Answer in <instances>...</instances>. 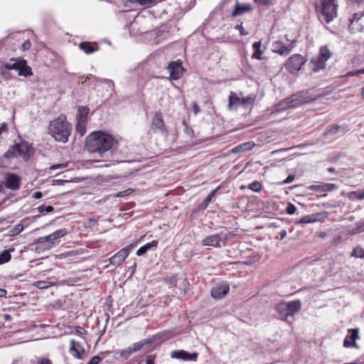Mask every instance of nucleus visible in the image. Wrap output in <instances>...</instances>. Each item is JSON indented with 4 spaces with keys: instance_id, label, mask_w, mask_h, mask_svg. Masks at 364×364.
I'll list each match as a JSON object with an SVG mask.
<instances>
[{
    "instance_id": "nucleus-1",
    "label": "nucleus",
    "mask_w": 364,
    "mask_h": 364,
    "mask_svg": "<svg viewBox=\"0 0 364 364\" xmlns=\"http://www.w3.org/2000/svg\"><path fill=\"white\" fill-rule=\"evenodd\" d=\"M85 147L90 153L96 154L100 157H108V154H110V161L120 163L127 161L126 156L118 150L117 140L102 131L90 134L86 139Z\"/></svg>"
},
{
    "instance_id": "nucleus-2",
    "label": "nucleus",
    "mask_w": 364,
    "mask_h": 364,
    "mask_svg": "<svg viewBox=\"0 0 364 364\" xmlns=\"http://www.w3.org/2000/svg\"><path fill=\"white\" fill-rule=\"evenodd\" d=\"M34 149L28 141L21 139L20 142L15 143L0 156V168L9 167V160L21 157L24 161H28L34 154Z\"/></svg>"
},
{
    "instance_id": "nucleus-3",
    "label": "nucleus",
    "mask_w": 364,
    "mask_h": 364,
    "mask_svg": "<svg viewBox=\"0 0 364 364\" xmlns=\"http://www.w3.org/2000/svg\"><path fill=\"white\" fill-rule=\"evenodd\" d=\"M48 129V133L55 141L66 143L71 134L72 125L67 121L66 117L61 114L50 122Z\"/></svg>"
},
{
    "instance_id": "nucleus-4",
    "label": "nucleus",
    "mask_w": 364,
    "mask_h": 364,
    "mask_svg": "<svg viewBox=\"0 0 364 364\" xmlns=\"http://www.w3.org/2000/svg\"><path fill=\"white\" fill-rule=\"evenodd\" d=\"M68 231L65 229H59L52 234L41 237L34 242L35 250L38 252H44L52 249L60 243V238L67 235Z\"/></svg>"
},
{
    "instance_id": "nucleus-5",
    "label": "nucleus",
    "mask_w": 364,
    "mask_h": 364,
    "mask_svg": "<svg viewBox=\"0 0 364 364\" xmlns=\"http://www.w3.org/2000/svg\"><path fill=\"white\" fill-rule=\"evenodd\" d=\"M316 10L323 20L330 23L337 16V7L336 0H316L315 3Z\"/></svg>"
},
{
    "instance_id": "nucleus-6",
    "label": "nucleus",
    "mask_w": 364,
    "mask_h": 364,
    "mask_svg": "<svg viewBox=\"0 0 364 364\" xmlns=\"http://www.w3.org/2000/svg\"><path fill=\"white\" fill-rule=\"evenodd\" d=\"M301 307V301L298 299L290 302H279L274 305V309L278 313L279 318L287 321L289 317H294Z\"/></svg>"
},
{
    "instance_id": "nucleus-7",
    "label": "nucleus",
    "mask_w": 364,
    "mask_h": 364,
    "mask_svg": "<svg viewBox=\"0 0 364 364\" xmlns=\"http://www.w3.org/2000/svg\"><path fill=\"white\" fill-rule=\"evenodd\" d=\"M311 99L307 98L303 92H298L284 99L277 103L274 109L276 112H283L288 109L294 108L304 103L309 102Z\"/></svg>"
},
{
    "instance_id": "nucleus-8",
    "label": "nucleus",
    "mask_w": 364,
    "mask_h": 364,
    "mask_svg": "<svg viewBox=\"0 0 364 364\" xmlns=\"http://www.w3.org/2000/svg\"><path fill=\"white\" fill-rule=\"evenodd\" d=\"M331 52L327 46H322L320 48L319 53L317 56L312 58L309 62V68L311 73H318L326 68V61L331 57Z\"/></svg>"
},
{
    "instance_id": "nucleus-9",
    "label": "nucleus",
    "mask_w": 364,
    "mask_h": 364,
    "mask_svg": "<svg viewBox=\"0 0 364 364\" xmlns=\"http://www.w3.org/2000/svg\"><path fill=\"white\" fill-rule=\"evenodd\" d=\"M4 68L18 71V75L28 77L33 75L32 69L27 65V61L20 58H11L10 62L4 63Z\"/></svg>"
},
{
    "instance_id": "nucleus-10",
    "label": "nucleus",
    "mask_w": 364,
    "mask_h": 364,
    "mask_svg": "<svg viewBox=\"0 0 364 364\" xmlns=\"http://www.w3.org/2000/svg\"><path fill=\"white\" fill-rule=\"evenodd\" d=\"M1 180L6 188L11 191H17L21 186V178L13 172H6L2 175Z\"/></svg>"
},
{
    "instance_id": "nucleus-11",
    "label": "nucleus",
    "mask_w": 364,
    "mask_h": 364,
    "mask_svg": "<svg viewBox=\"0 0 364 364\" xmlns=\"http://www.w3.org/2000/svg\"><path fill=\"white\" fill-rule=\"evenodd\" d=\"M306 63V60L299 54L291 56L286 63V69L291 74L296 73Z\"/></svg>"
},
{
    "instance_id": "nucleus-12",
    "label": "nucleus",
    "mask_w": 364,
    "mask_h": 364,
    "mask_svg": "<svg viewBox=\"0 0 364 364\" xmlns=\"http://www.w3.org/2000/svg\"><path fill=\"white\" fill-rule=\"evenodd\" d=\"M134 247V245L131 244L122 248L109 259L110 264L117 267L120 266L128 257L129 252L133 250Z\"/></svg>"
},
{
    "instance_id": "nucleus-13",
    "label": "nucleus",
    "mask_w": 364,
    "mask_h": 364,
    "mask_svg": "<svg viewBox=\"0 0 364 364\" xmlns=\"http://www.w3.org/2000/svg\"><path fill=\"white\" fill-rule=\"evenodd\" d=\"M167 70L170 74V79L173 80L180 79L185 71L180 60L170 62L167 66Z\"/></svg>"
},
{
    "instance_id": "nucleus-14",
    "label": "nucleus",
    "mask_w": 364,
    "mask_h": 364,
    "mask_svg": "<svg viewBox=\"0 0 364 364\" xmlns=\"http://www.w3.org/2000/svg\"><path fill=\"white\" fill-rule=\"evenodd\" d=\"M151 129L154 132H159L161 134H166V129L162 114L160 112H156L151 121Z\"/></svg>"
},
{
    "instance_id": "nucleus-15",
    "label": "nucleus",
    "mask_w": 364,
    "mask_h": 364,
    "mask_svg": "<svg viewBox=\"0 0 364 364\" xmlns=\"http://www.w3.org/2000/svg\"><path fill=\"white\" fill-rule=\"evenodd\" d=\"M359 328H350L348 330V334L343 341V346L345 348H358L355 341L359 338Z\"/></svg>"
},
{
    "instance_id": "nucleus-16",
    "label": "nucleus",
    "mask_w": 364,
    "mask_h": 364,
    "mask_svg": "<svg viewBox=\"0 0 364 364\" xmlns=\"http://www.w3.org/2000/svg\"><path fill=\"white\" fill-rule=\"evenodd\" d=\"M171 358L179 359L183 360L196 361L198 354L197 353H190L183 350H173L171 354Z\"/></svg>"
},
{
    "instance_id": "nucleus-17",
    "label": "nucleus",
    "mask_w": 364,
    "mask_h": 364,
    "mask_svg": "<svg viewBox=\"0 0 364 364\" xmlns=\"http://www.w3.org/2000/svg\"><path fill=\"white\" fill-rule=\"evenodd\" d=\"M222 235L223 232H220V234H214L210 235L202 240V245L203 246H210L214 247L220 248L222 247L221 241H222Z\"/></svg>"
},
{
    "instance_id": "nucleus-18",
    "label": "nucleus",
    "mask_w": 364,
    "mask_h": 364,
    "mask_svg": "<svg viewBox=\"0 0 364 364\" xmlns=\"http://www.w3.org/2000/svg\"><path fill=\"white\" fill-rule=\"evenodd\" d=\"M295 41H291L290 45L285 46L282 41H277L273 43V51L281 55H287L294 48Z\"/></svg>"
},
{
    "instance_id": "nucleus-19",
    "label": "nucleus",
    "mask_w": 364,
    "mask_h": 364,
    "mask_svg": "<svg viewBox=\"0 0 364 364\" xmlns=\"http://www.w3.org/2000/svg\"><path fill=\"white\" fill-rule=\"evenodd\" d=\"M229 289L228 284H223L213 287L211 289L210 294L215 299H222L228 293Z\"/></svg>"
},
{
    "instance_id": "nucleus-20",
    "label": "nucleus",
    "mask_w": 364,
    "mask_h": 364,
    "mask_svg": "<svg viewBox=\"0 0 364 364\" xmlns=\"http://www.w3.org/2000/svg\"><path fill=\"white\" fill-rule=\"evenodd\" d=\"M70 352L73 355L74 357L82 359V355L85 353V349L79 342L71 340Z\"/></svg>"
},
{
    "instance_id": "nucleus-21",
    "label": "nucleus",
    "mask_w": 364,
    "mask_h": 364,
    "mask_svg": "<svg viewBox=\"0 0 364 364\" xmlns=\"http://www.w3.org/2000/svg\"><path fill=\"white\" fill-rule=\"evenodd\" d=\"M338 187L334 183H323L321 185H311L309 189L316 192H330L337 189Z\"/></svg>"
},
{
    "instance_id": "nucleus-22",
    "label": "nucleus",
    "mask_w": 364,
    "mask_h": 364,
    "mask_svg": "<svg viewBox=\"0 0 364 364\" xmlns=\"http://www.w3.org/2000/svg\"><path fill=\"white\" fill-rule=\"evenodd\" d=\"M252 5L250 4H240L238 1L236 2L234 10L232 13L231 14V16L235 17L237 16L242 15L245 14V12L250 11L252 10Z\"/></svg>"
},
{
    "instance_id": "nucleus-23",
    "label": "nucleus",
    "mask_w": 364,
    "mask_h": 364,
    "mask_svg": "<svg viewBox=\"0 0 364 364\" xmlns=\"http://www.w3.org/2000/svg\"><path fill=\"white\" fill-rule=\"evenodd\" d=\"M339 132H341L342 134H343L346 132V129L344 127H342L337 124L333 126H329L327 128V130L323 133V136L325 139H328L329 137L332 138Z\"/></svg>"
},
{
    "instance_id": "nucleus-24",
    "label": "nucleus",
    "mask_w": 364,
    "mask_h": 364,
    "mask_svg": "<svg viewBox=\"0 0 364 364\" xmlns=\"http://www.w3.org/2000/svg\"><path fill=\"white\" fill-rule=\"evenodd\" d=\"M78 47L86 54H92L99 49V46L97 43L81 42Z\"/></svg>"
},
{
    "instance_id": "nucleus-25",
    "label": "nucleus",
    "mask_w": 364,
    "mask_h": 364,
    "mask_svg": "<svg viewBox=\"0 0 364 364\" xmlns=\"http://www.w3.org/2000/svg\"><path fill=\"white\" fill-rule=\"evenodd\" d=\"M262 47V42L261 41L255 42L252 45V48L254 50V53L252 55V58L257 59V60H262V54L264 51L261 49Z\"/></svg>"
},
{
    "instance_id": "nucleus-26",
    "label": "nucleus",
    "mask_w": 364,
    "mask_h": 364,
    "mask_svg": "<svg viewBox=\"0 0 364 364\" xmlns=\"http://www.w3.org/2000/svg\"><path fill=\"white\" fill-rule=\"evenodd\" d=\"M158 245V241L157 240H153L151 242H149L144 246L141 247L137 251H136V255L137 256H142L145 255L148 250H151L152 247H156Z\"/></svg>"
},
{
    "instance_id": "nucleus-27",
    "label": "nucleus",
    "mask_w": 364,
    "mask_h": 364,
    "mask_svg": "<svg viewBox=\"0 0 364 364\" xmlns=\"http://www.w3.org/2000/svg\"><path fill=\"white\" fill-rule=\"evenodd\" d=\"M318 216H319V214H311V215H306V216L303 217L302 218H301L299 220L296 221V225L309 224V223H312L316 222L319 220Z\"/></svg>"
},
{
    "instance_id": "nucleus-28",
    "label": "nucleus",
    "mask_w": 364,
    "mask_h": 364,
    "mask_svg": "<svg viewBox=\"0 0 364 364\" xmlns=\"http://www.w3.org/2000/svg\"><path fill=\"white\" fill-rule=\"evenodd\" d=\"M90 109L87 107L80 106L78 107L77 121L87 122Z\"/></svg>"
},
{
    "instance_id": "nucleus-29",
    "label": "nucleus",
    "mask_w": 364,
    "mask_h": 364,
    "mask_svg": "<svg viewBox=\"0 0 364 364\" xmlns=\"http://www.w3.org/2000/svg\"><path fill=\"white\" fill-rule=\"evenodd\" d=\"M151 343V340L150 339H143L137 343H134L130 347L132 348L134 353L139 351L144 346L150 344Z\"/></svg>"
},
{
    "instance_id": "nucleus-30",
    "label": "nucleus",
    "mask_w": 364,
    "mask_h": 364,
    "mask_svg": "<svg viewBox=\"0 0 364 364\" xmlns=\"http://www.w3.org/2000/svg\"><path fill=\"white\" fill-rule=\"evenodd\" d=\"M241 101L242 98H240L236 93L231 92L229 95V109H231L233 105H241Z\"/></svg>"
},
{
    "instance_id": "nucleus-31",
    "label": "nucleus",
    "mask_w": 364,
    "mask_h": 364,
    "mask_svg": "<svg viewBox=\"0 0 364 364\" xmlns=\"http://www.w3.org/2000/svg\"><path fill=\"white\" fill-rule=\"evenodd\" d=\"M13 249L5 250L0 254V265L9 262L11 259V252Z\"/></svg>"
},
{
    "instance_id": "nucleus-32",
    "label": "nucleus",
    "mask_w": 364,
    "mask_h": 364,
    "mask_svg": "<svg viewBox=\"0 0 364 364\" xmlns=\"http://www.w3.org/2000/svg\"><path fill=\"white\" fill-rule=\"evenodd\" d=\"M86 124L87 122L83 121H77V122L75 131L80 136H82L86 132Z\"/></svg>"
},
{
    "instance_id": "nucleus-33",
    "label": "nucleus",
    "mask_w": 364,
    "mask_h": 364,
    "mask_svg": "<svg viewBox=\"0 0 364 364\" xmlns=\"http://www.w3.org/2000/svg\"><path fill=\"white\" fill-rule=\"evenodd\" d=\"M252 147V144L250 142H247V143L242 144L236 146L235 148H234L232 149V151L233 152L245 151L251 149Z\"/></svg>"
},
{
    "instance_id": "nucleus-34",
    "label": "nucleus",
    "mask_w": 364,
    "mask_h": 364,
    "mask_svg": "<svg viewBox=\"0 0 364 364\" xmlns=\"http://www.w3.org/2000/svg\"><path fill=\"white\" fill-rule=\"evenodd\" d=\"M351 256L357 257V258L363 259L364 258V249L360 246L355 247L351 253Z\"/></svg>"
},
{
    "instance_id": "nucleus-35",
    "label": "nucleus",
    "mask_w": 364,
    "mask_h": 364,
    "mask_svg": "<svg viewBox=\"0 0 364 364\" xmlns=\"http://www.w3.org/2000/svg\"><path fill=\"white\" fill-rule=\"evenodd\" d=\"M220 188V186H219L218 188L212 191L208 196L205 198V200L203 201L202 204L206 207L208 204L212 200L214 196L216 194V193L218 191V190Z\"/></svg>"
},
{
    "instance_id": "nucleus-36",
    "label": "nucleus",
    "mask_w": 364,
    "mask_h": 364,
    "mask_svg": "<svg viewBox=\"0 0 364 364\" xmlns=\"http://www.w3.org/2000/svg\"><path fill=\"white\" fill-rule=\"evenodd\" d=\"M349 198L352 200H363L364 199V190L363 191H352L349 194Z\"/></svg>"
},
{
    "instance_id": "nucleus-37",
    "label": "nucleus",
    "mask_w": 364,
    "mask_h": 364,
    "mask_svg": "<svg viewBox=\"0 0 364 364\" xmlns=\"http://www.w3.org/2000/svg\"><path fill=\"white\" fill-rule=\"evenodd\" d=\"M133 353H134V352L130 346L126 349H123L119 351V356L124 359H127Z\"/></svg>"
},
{
    "instance_id": "nucleus-38",
    "label": "nucleus",
    "mask_w": 364,
    "mask_h": 364,
    "mask_svg": "<svg viewBox=\"0 0 364 364\" xmlns=\"http://www.w3.org/2000/svg\"><path fill=\"white\" fill-rule=\"evenodd\" d=\"M248 188L254 192H259L262 190V184L258 181L250 183Z\"/></svg>"
},
{
    "instance_id": "nucleus-39",
    "label": "nucleus",
    "mask_w": 364,
    "mask_h": 364,
    "mask_svg": "<svg viewBox=\"0 0 364 364\" xmlns=\"http://www.w3.org/2000/svg\"><path fill=\"white\" fill-rule=\"evenodd\" d=\"M35 287L40 289H45L52 285V283L48 281H38L35 283Z\"/></svg>"
},
{
    "instance_id": "nucleus-40",
    "label": "nucleus",
    "mask_w": 364,
    "mask_h": 364,
    "mask_svg": "<svg viewBox=\"0 0 364 364\" xmlns=\"http://www.w3.org/2000/svg\"><path fill=\"white\" fill-rule=\"evenodd\" d=\"M173 336V334L171 331H163L159 333H158L156 337L159 338H161L164 341L168 340L171 338Z\"/></svg>"
},
{
    "instance_id": "nucleus-41",
    "label": "nucleus",
    "mask_w": 364,
    "mask_h": 364,
    "mask_svg": "<svg viewBox=\"0 0 364 364\" xmlns=\"http://www.w3.org/2000/svg\"><path fill=\"white\" fill-rule=\"evenodd\" d=\"M23 230V226L21 224L16 225L11 231V236H16Z\"/></svg>"
},
{
    "instance_id": "nucleus-42",
    "label": "nucleus",
    "mask_w": 364,
    "mask_h": 364,
    "mask_svg": "<svg viewBox=\"0 0 364 364\" xmlns=\"http://www.w3.org/2000/svg\"><path fill=\"white\" fill-rule=\"evenodd\" d=\"M179 286L181 287V288H180L181 291H182L181 294H186L188 287H189V284H188V282L187 281V279H182L181 281Z\"/></svg>"
},
{
    "instance_id": "nucleus-43",
    "label": "nucleus",
    "mask_w": 364,
    "mask_h": 364,
    "mask_svg": "<svg viewBox=\"0 0 364 364\" xmlns=\"http://www.w3.org/2000/svg\"><path fill=\"white\" fill-rule=\"evenodd\" d=\"M53 210H54V208L52 205L46 206L45 205H41L38 207V210L41 213H43L44 212L50 213V212L53 211Z\"/></svg>"
},
{
    "instance_id": "nucleus-44",
    "label": "nucleus",
    "mask_w": 364,
    "mask_h": 364,
    "mask_svg": "<svg viewBox=\"0 0 364 364\" xmlns=\"http://www.w3.org/2000/svg\"><path fill=\"white\" fill-rule=\"evenodd\" d=\"M0 74L2 77H4L5 79H9L10 78V73L9 70L4 68V64L2 63L0 66Z\"/></svg>"
},
{
    "instance_id": "nucleus-45",
    "label": "nucleus",
    "mask_w": 364,
    "mask_h": 364,
    "mask_svg": "<svg viewBox=\"0 0 364 364\" xmlns=\"http://www.w3.org/2000/svg\"><path fill=\"white\" fill-rule=\"evenodd\" d=\"M296 210H297V208L293 203H288L287 208H286L287 213H288L289 215H293L296 212Z\"/></svg>"
},
{
    "instance_id": "nucleus-46",
    "label": "nucleus",
    "mask_w": 364,
    "mask_h": 364,
    "mask_svg": "<svg viewBox=\"0 0 364 364\" xmlns=\"http://www.w3.org/2000/svg\"><path fill=\"white\" fill-rule=\"evenodd\" d=\"M133 192H134L133 189L128 188L123 191L118 192L117 194L114 195V197H125V196H129Z\"/></svg>"
},
{
    "instance_id": "nucleus-47",
    "label": "nucleus",
    "mask_w": 364,
    "mask_h": 364,
    "mask_svg": "<svg viewBox=\"0 0 364 364\" xmlns=\"http://www.w3.org/2000/svg\"><path fill=\"white\" fill-rule=\"evenodd\" d=\"M255 102V97L252 96H249L245 98H242L241 105H252Z\"/></svg>"
},
{
    "instance_id": "nucleus-48",
    "label": "nucleus",
    "mask_w": 364,
    "mask_h": 364,
    "mask_svg": "<svg viewBox=\"0 0 364 364\" xmlns=\"http://www.w3.org/2000/svg\"><path fill=\"white\" fill-rule=\"evenodd\" d=\"M67 166V164H53L50 167L49 173H52L53 171L60 169V168H64Z\"/></svg>"
},
{
    "instance_id": "nucleus-49",
    "label": "nucleus",
    "mask_w": 364,
    "mask_h": 364,
    "mask_svg": "<svg viewBox=\"0 0 364 364\" xmlns=\"http://www.w3.org/2000/svg\"><path fill=\"white\" fill-rule=\"evenodd\" d=\"M234 235L231 232H228V233H225V234H223V235H222V241L221 242L223 243L222 244V247L223 246H225L226 245V242L227 240H230Z\"/></svg>"
},
{
    "instance_id": "nucleus-50",
    "label": "nucleus",
    "mask_w": 364,
    "mask_h": 364,
    "mask_svg": "<svg viewBox=\"0 0 364 364\" xmlns=\"http://www.w3.org/2000/svg\"><path fill=\"white\" fill-rule=\"evenodd\" d=\"M235 28L236 30H238V31H240V35H241V36H247V35H248V32H247V31L244 29V28H243V26H242V23L236 25V26H235Z\"/></svg>"
},
{
    "instance_id": "nucleus-51",
    "label": "nucleus",
    "mask_w": 364,
    "mask_h": 364,
    "mask_svg": "<svg viewBox=\"0 0 364 364\" xmlns=\"http://www.w3.org/2000/svg\"><path fill=\"white\" fill-rule=\"evenodd\" d=\"M36 364H52V362L48 358H39L37 359Z\"/></svg>"
},
{
    "instance_id": "nucleus-52",
    "label": "nucleus",
    "mask_w": 364,
    "mask_h": 364,
    "mask_svg": "<svg viewBox=\"0 0 364 364\" xmlns=\"http://www.w3.org/2000/svg\"><path fill=\"white\" fill-rule=\"evenodd\" d=\"M101 360L102 358L100 356L95 355L92 357L87 364H98Z\"/></svg>"
},
{
    "instance_id": "nucleus-53",
    "label": "nucleus",
    "mask_w": 364,
    "mask_h": 364,
    "mask_svg": "<svg viewBox=\"0 0 364 364\" xmlns=\"http://www.w3.org/2000/svg\"><path fill=\"white\" fill-rule=\"evenodd\" d=\"M75 333L80 336H82L85 333H86V331L83 327L77 326L75 328Z\"/></svg>"
},
{
    "instance_id": "nucleus-54",
    "label": "nucleus",
    "mask_w": 364,
    "mask_h": 364,
    "mask_svg": "<svg viewBox=\"0 0 364 364\" xmlns=\"http://www.w3.org/2000/svg\"><path fill=\"white\" fill-rule=\"evenodd\" d=\"M31 47V43L29 40L26 41L21 46L23 50H29Z\"/></svg>"
},
{
    "instance_id": "nucleus-55",
    "label": "nucleus",
    "mask_w": 364,
    "mask_h": 364,
    "mask_svg": "<svg viewBox=\"0 0 364 364\" xmlns=\"http://www.w3.org/2000/svg\"><path fill=\"white\" fill-rule=\"evenodd\" d=\"M155 358H156L155 355H148L146 359V364H154Z\"/></svg>"
},
{
    "instance_id": "nucleus-56",
    "label": "nucleus",
    "mask_w": 364,
    "mask_h": 364,
    "mask_svg": "<svg viewBox=\"0 0 364 364\" xmlns=\"http://www.w3.org/2000/svg\"><path fill=\"white\" fill-rule=\"evenodd\" d=\"M287 234V231L285 230H282L278 233V235L275 238L279 239V240H283L284 237H286Z\"/></svg>"
},
{
    "instance_id": "nucleus-57",
    "label": "nucleus",
    "mask_w": 364,
    "mask_h": 364,
    "mask_svg": "<svg viewBox=\"0 0 364 364\" xmlns=\"http://www.w3.org/2000/svg\"><path fill=\"white\" fill-rule=\"evenodd\" d=\"M295 178V176L294 175H289L287 176V178L282 182L283 184H287V183H289L291 182H292Z\"/></svg>"
},
{
    "instance_id": "nucleus-58",
    "label": "nucleus",
    "mask_w": 364,
    "mask_h": 364,
    "mask_svg": "<svg viewBox=\"0 0 364 364\" xmlns=\"http://www.w3.org/2000/svg\"><path fill=\"white\" fill-rule=\"evenodd\" d=\"M255 1L259 3L260 4L267 6V5L271 4L273 0H255Z\"/></svg>"
},
{
    "instance_id": "nucleus-59",
    "label": "nucleus",
    "mask_w": 364,
    "mask_h": 364,
    "mask_svg": "<svg viewBox=\"0 0 364 364\" xmlns=\"http://www.w3.org/2000/svg\"><path fill=\"white\" fill-rule=\"evenodd\" d=\"M43 197V193L41 191H36L33 193V198L36 199H40Z\"/></svg>"
},
{
    "instance_id": "nucleus-60",
    "label": "nucleus",
    "mask_w": 364,
    "mask_h": 364,
    "mask_svg": "<svg viewBox=\"0 0 364 364\" xmlns=\"http://www.w3.org/2000/svg\"><path fill=\"white\" fill-rule=\"evenodd\" d=\"M6 127H7V124L6 122H4L2 123L1 125H0V134L3 132H6Z\"/></svg>"
},
{
    "instance_id": "nucleus-61",
    "label": "nucleus",
    "mask_w": 364,
    "mask_h": 364,
    "mask_svg": "<svg viewBox=\"0 0 364 364\" xmlns=\"http://www.w3.org/2000/svg\"><path fill=\"white\" fill-rule=\"evenodd\" d=\"M183 124H184L186 127H187V124H186V122L185 121H183ZM186 132L188 135H192V134H193V129H192L191 128H190V129H189V128L186 127Z\"/></svg>"
},
{
    "instance_id": "nucleus-62",
    "label": "nucleus",
    "mask_w": 364,
    "mask_h": 364,
    "mask_svg": "<svg viewBox=\"0 0 364 364\" xmlns=\"http://www.w3.org/2000/svg\"><path fill=\"white\" fill-rule=\"evenodd\" d=\"M193 110H194V113L196 114H198V112H200V108L198 107L197 104L196 102H194L193 104Z\"/></svg>"
},
{
    "instance_id": "nucleus-63",
    "label": "nucleus",
    "mask_w": 364,
    "mask_h": 364,
    "mask_svg": "<svg viewBox=\"0 0 364 364\" xmlns=\"http://www.w3.org/2000/svg\"><path fill=\"white\" fill-rule=\"evenodd\" d=\"M6 293L4 289H0V297H6Z\"/></svg>"
},
{
    "instance_id": "nucleus-64",
    "label": "nucleus",
    "mask_w": 364,
    "mask_h": 364,
    "mask_svg": "<svg viewBox=\"0 0 364 364\" xmlns=\"http://www.w3.org/2000/svg\"><path fill=\"white\" fill-rule=\"evenodd\" d=\"M4 318L5 321H11V316L9 314H4Z\"/></svg>"
}]
</instances>
